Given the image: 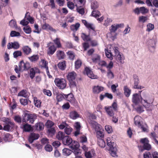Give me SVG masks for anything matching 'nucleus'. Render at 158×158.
I'll use <instances>...</instances> for the list:
<instances>
[{
	"instance_id": "2f4dec72",
	"label": "nucleus",
	"mask_w": 158,
	"mask_h": 158,
	"mask_svg": "<svg viewBox=\"0 0 158 158\" xmlns=\"http://www.w3.org/2000/svg\"><path fill=\"white\" fill-rule=\"evenodd\" d=\"M56 56L59 60L64 59L65 57V54L64 52L60 50H58L56 52Z\"/></svg>"
},
{
	"instance_id": "052dcab7",
	"label": "nucleus",
	"mask_w": 158,
	"mask_h": 158,
	"mask_svg": "<svg viewBox=\"0 0 158 158\" xmlns=\"http://www.w3.org/2000/svg\"><path fill=\"white\" fill-rule=\"evenodd\" d=\"M147 31L149 32L154 29V26L153 24L149 23L147 25Z\"/></svg>"
},
{
	"instance_id": "13d9d810",
	"label": "nucleus",
	"mask_w": 158,
	"mask_h": 158,
	"mask_svg": "<svg viewBox=\"0 0 158 158\" xmlns=\"http://www.w3.org/2000/svg\"><path fill=\"white\" fill-rule=\"evenodd\" d=\"M53 41L57 48L61 47V44L60 41V39L59 38H56L55 39L53 40Z\"/></svg>"
},
{
	"instance_id": "f257e3e1",
	"label": "nucleus",
	"mask_w": 158,
	"mask_h": 158,
	"mask_svg": "<svg viewBox=\"0 0 158 158\" xmlns=\"http://www.w3.org/2000/svg\"><path fill=\"white\" fill-rule=\"evenodd\" d=\"M106 56L110 60L113 59V57L118 63L123 64L124 63L125 57L123 53L120 52L118 48L117 47L111 46L110 50L105 49Z\"/></svg>"
},
{
	"instance_id": "49530a36",
	"label": "nucleus",
	"mask_w": 158,
	"mask_h": 158,
	"mask_svg": "<svg viewBox=\"0 0 158 158\" xmlns=\"http://www.w3.org/2000/svg\"><path fill=\"white\" fill-rule=\"evenodd\" d=\"M107 76L109 79H111L114 78V74L111 70H107Z\"/></svg>"
},
{
	"instance_id": "dca6fc26",
	"label": "nucleus",
	"mask_w": 158,
	"mask_h": 158,
	"mask_svg": "<svg viewBox=\"0 0 158 158\" xmlns=\"http://www.w3.org/2000/svg\"><path fill=\"white\" fill-rule=\"evenodd\" d=\"M65 99L72 104H74L75 102V99L73 95L72 94H65Z\"/></svg>"
},
{
	"instance_id": "f3484780",
	"label": "nucleus",
	"mask_w": 158,
	"mask_h": 158,
	"mask_svg": "<svg viewBox=\"0 0 158 158\" xmlns=\"http://www.w3.org/2000/svg\"><path fill=\"white\" fill-rule=\"evenodd\" d=\"M140 99H141L142 102V100H143L142 98L140 95L137 94H133L132 99L133 102L136 104L140 101Z\"/></svg>"
},
{
	"instance_id": "6ab92c4d",
	"label": "nucleus",
	"mask_w": 158,
	"mask_h": 158,
	"mask_svg": "<svg viewBox=\"0 0 158 158\" xmlns=\"http://www.w3.org/2000/svg\"><path fill=\"white\" fill-rule=\"evenodd\" d=\"M82 22L85 27L89 30L94 31L95 26L93 24L87 22L85 20H82Z\"/></svg>"
},
{
	"instance_id": "6e6552de",
	"label": "nucleus",
	"mask_w": 158,
	"mask_h": 158,
	"mask_svg": "<svg viewBox=\"0 0 158 158\" xmlns=\"http://www.w3.org/2000/svg\"><path fill=\"white\" fill-rule=\"evenodd\" d=\"M140 142L143 144V147L144 149L141 150V152H143L144 149L149 150L151 149V145L149 143V141L148 138L142 139L140 140Z\"/></svg>"
},
{
	"instance_id": "ea45409f",
	"label": "nucleus",
	"mask_w": 158,
	"mask_h": 158,
	"mask_svg": "<svg viewBox=\"0 0 158 158\" xmlns=\"http://www.w3.org/2000/svg\"><path fill=\"white\" fill-rule=\"evenodd\" d=\"M37 68H31L30 70V77L31 79H32L35 77V72L37 71Z\"/></svg>"
},
{
	"instance_id": "9b49d317",
	"label": "nucleus",
	"mask_w": 158,
	"mask_h": 158,
	"mask_svg": "<svg viewBox=\"0 0 158 158\" xmlns=\"http://www.w3.org/2000/svg\"><path fill=\"white\" fill-rule=\"evenodd\" d=\"M133 77L134 80V88L135 89H141L143 88V86L138 85L139 82V80L138 77L136 74H134Z\"/></svg>"
},
{
	"instance_id": "0eeeda50",
	"label": "nucleus",
	"mask_w": 158,
	"mask_h": 158,
	"mask_svg": "<svg viewBox=\"0 0 158 158\" xmlns=\"http://www.w3.org/2000/svg\"><path fill=\"white\" fill-rule=\"evenodd\" d=\"M62 141L63 143L65 145H70V147L73 151V148L71 147L72 146L74 143L78 142L75 141H73L72 139L68 136H65Z\"/></svg>"
},
{
	"instance_id": "39448f33",
	"label": "nucleus",
	"mask_w": 158,
	"mask_h": 158,
	"mask_svg": "<svg viewBox=\"0 0 158 158\" xmlns=\"http://www.w3.org/2000/svg\"><path fill=\"white\" fill-rule=\"evenodd\" d=\"M37 118V115L35 114L25 113L23 118V121L25 122L29 121V123H33Z\"/></svg>"
},
{
	"instance_id": "0e129e2a",
	"label": "nucleus",
	"mask_w": 158,
	"mask_h": 158,
	"mask_svg": "<svg viewBox=\"0 0 158 158\" xmlns=\"http://www.w3.org/2000/svg\"><path fill=\"white\" fill-rule=\"evenodd\" d=\"M12 138L11 135L9 133H6L5 135V140L8 141H10Z\"/></svg>"
},
{
	"instance_id": "72a5a7b5",
	"label": "nucleus",
	"mask_w": 158,
	"mask_h": 158,
	"mask_svg": "<svg viewBox=\"0 0 158 158\" xmlns=\"http://www.w3.org/2000/svg\"><path fill=\"white\" fill-rule=\"evenodd\" d=\"M124 94L126 97H129L131 93V90L129 89L127 86L124 87Z\"/></svg>"
},
{
	"instance_id": "7ed1b4c3",
	"label": "nucleus",
	"mask_w": 158,
	"mask_h": 158,
	"mask_svg": "<svg viewBox=\"0 0 158 158\" xmlns=\"http://www.w3.org/2000/svg\"><path fill=\"white\" fill-rule=\"evenodd\" d=\"M54 82L55 85L60 89H64L67 85L66 81L63 78H56Z\"/></svg>"
},
{
	"instance_id": "de8ad7c7",
	"label": "nucleus",
	"mask_w": 158,
	"mask_h": 158,
	"mask_svg": "<svg viewBox=\"0 0 158 158\" xmlns=\"http://www.w3.org/2000/svg\"><path fill=\"white\" fill-rule=\"evenodd\" d=\"M31 126L27 124H25L23 126V130L25 131L29 132L31 130Z\"/></svg>"
},
{
	"instance_id": "4d7b16f0",
	"label": "nucleus",
	"mask_w": 158,
	"mask_h": 158,
	"mask_svg": "<svg viewBox=\"0 0 158 158\" xmlns=\"http://www.w3.org/2000/svg\"><path fill=\"white\" fill-rule=\"evenodd\" d=\"M69 58L71 60H73L75 57V54L73 52L69 51L67 52Z\"/></svg>"
},
{
	"instance_id": "e433bc0d",
	"label": "nucleus",
	"mask_w": 158,
	"mask_h": 158,
	"mask_svg": "<svg viewBox=\"0 0 158 158\" xmlns=\"http://www.w3.org/2000/svg\"><path fill=\"white\" fill-rule=\"evenodd\" d=\"M35 127L37 130L41 131L44 129V125L42 123H38L35 124Z\"/></svg>"
},
{
	"instance_id": "393cba45",
	"label": "nucleus",
	"mask_w": 158,
	"mask_h": 158,
	"mask_svg": "<svg viewBox=\"0 0 158 158\" xmlns=\"http://www.w3.org/2000/svg\"><path fill=\"white\" fill-rule=\"evenodd\" d=\"M9 26H10V27L15 28L18 31H20L21 29L20 27H17L16 21L12 19L10 21Z\"/></svg>"
},
{
	"instance_id": "a211bd4d",
	"label": "nucleus",
	"mask_w": 158,
	"mask_h": 158,
	"mask_svg": "<svg viewBox=\"0 0 158 158\" xmlns=\"http://www.w3.org/2000/svg\"><path fill=\"white\" fill-rule=\"evenodd\" d=\"M74 127L76 130L74 133V135L77 136L80 134V130L81 128L80 123L79 122H76L74 125Z\"/></svg>"
},
{
	"instance_id": "603ef678",
	"label": "nucleus",
	"mask_w": 158,
	"mask_h": 158,
	"mask_svg": "<svg viewBox=\"0 0 158 158\" xmlns=\"http://www.w3.org/2000/svg\"><path fill=\"white\" fill-rule=\"evenodd\" d=\"M148 20V18L146 16H140L139 18V22L140 23H143Z\"/></svg>"
},
{
	"instance_id": "f03ea898",
	"label": "nucleus",
	"mask_w": 158,
	"mask_h": 158,
	"mask_svg": "<svg viewBox=\"0 0 158 158\" xmlns=\"http://www.w3.org/2000/svg\"><path fill=\"white\" fill-rule=\"evenodd\" d=\"M142 118L139 116H136L134 118V122L135 125L139 127L140 128L142 131L144 132L148 131V127L146 124H142Z\"/></svg>"
},
{
	"instance_id": "c85d7f7f",
	"label": "nucleus",
	"mask_w": 158,
	"mask_h": 158,
	"mask_svg": "<svg viewBox=\"0 0 158 158\" xmlns=\"http://www.w3.org/2000/svg\"><path fill=\"white\" fill-rule=\"evenodd\" d=\"M85 156L86 158H91L94 156L95 152L94 150H91L88 152H85Z\"/></svg>"
},
{
	"instance_id": "bb28decb",
	"label": "nucleus",
	"mask_w": 158,
	"mask_h": 158,
	"mask_svg": "<svg viewBox=\"0 0 158 158\" xmlns=\"http://www.w3.org/2000/svg\"><path fill=\"white\" fill-rule=\"evenodd\" d=\"M56 48L54 45H52L50 46L48 48L47 53L50 55H52L54 54L56 50Z\"/></svg>"
},
{
	"instance_id": "f8f14e48",
	"label": "nucleus",
	"mask_w": 158,
	"mask_h": 158,
	"mask_svg": "<svg viewBox=\"0 0 158 158\" xmlns=\"http://www.w3.org/2000/svg\"><path fill=\"white\" fill-rule=\"evenodd\" d=\"M104 87L99 85H95L93 87L92 91L94 94H98L103 91Z\"/></svg>"
},
{
	"instance_id": "3c124183",
	"label": "nucleus",
	"mask_w": 158,
	"mask_h": 158,
	"mask_svg": "<svg viewBox=\"0 0 158 158\" xmlns=\"http://www.w3.org/2000/svg\"><path fill=\"white\" fill-rule=\"evenodd\" d=\"M98 144L102 148H104L106 146L105 142L103 139L98 140Z\"/></svg>"
},
{
	"instance_id": "a878e982",
	"label": "nucleus",
	"mask_w": 158,
	"mask_h": 158,
	"mask_svg": "<svg viewBox=\"0 0 158 158\" xmlns=\"http://www.w3.org/2000/svg\"><path fill=\"white\" fill-rule=\"evenodd\" d=\"M117 34L116 32H114L111 31L108 33L107 34V37L109 39L114 40L116 38Z\"/></svg>"
},
{
	"instance_id": "6e6d98bb",
	"label": "nucleus",
	"mask_w": 158,
	"mask_h": 158,
	"mask_svg": "<svg viewBox=\"0 0 158 158\" xmlns=\"http://www.w3.org/2000/svg\"><path fill=\"white\" fill-rule=\"evenodd\" d=\"M99 5L98 2L96 1H94L91 4V6L92 9L95 10L98 8Z\"/></svg>"
},
{
	"instance_id": "774afa93",
	"label": "nucleus",
	"mask_w": 158,
	"mask_h": 158,
	"mask_svg": "<svg viewBox=\"0 0 158 158\" xmlns=\"http://www.w3.org/2000/svg\"><path fill=\"white\" fill-rule=\"evenodd\" d=\"M151 11L154 16H158V8H153L151 10Z\"/></svg>"
},
{
	"instance_id": "4468645a",
	"label": "nucleus",
	"mask_w": 158,
	"mask_h": 158,
	"mask_svg": "<svg viewBox=\"0 0 158 158\" xmlns=\"http://www.w3.org/2000/svg\"><path fill=\"white\" fill-rule=\"evenodd\" d=\"M77 74L74 71L69 72L67 76L68 80L69 81H74L75 80Z\"/></svg>"
},
{
	"instance_id": "69168bd1",
	"label": "nucleus",
	"mask_w": 158,
	"mask_h": 158,
	"mask_svg": "<svg viewBox=\"0 0 158 158\" xmlns=\"http://www.w3.org/2000/svg\"><path fill=\"white\" fill-rule=\"evenodd\" d=\"M113 62L112 61H110L108 64H106V67L107 69V70H110L113 68Z\"/></svg>"
},
{
	"instance_id": "473e14b6",
	"label": "nucleus",
	"mask_w": 158,
	"mask_h": 158,
	"mask_svg": "<svg viewBox=\"0 0 158 158\" xmlns=\"http://www.w3.org/2000/svg\"><path fill=\"white\" fill-rule=\"evenodd\" d=\"M100 60V56L98 55L94 54V55L92 58V60L94 63H96L99 62Z\"/></svg>"
},
{
	"instance_id": "5701e85b",
	"label": "nucleus",
	"mask_w": 158,
	"mask_h": 158,
	"mask_svg": "<svg viewBox=\"0 0 158 158\" xmlns=\"http://www.w3.org/2000/svg\"><path fill=\"white\" fill-rule=\"evenodd\" d=\"M105 109L107 114L110 116L112 117L114 114V110L111 106L105 107Z\"/></svg>"
},
{
	"instance_id": "338daca9",
	"label": "nucleus",
	"mask_w": 158,
	"mask_h": 158,
	"mask_svg": "<svg viewBox=\"0 0 158 158\" xmlns=\"http://www.w3.org/2000/svg\"><path fill=\"white\" fill-rule=\"evenodd\" d=\"M24 31L27 34H30L31 32V29L29 26H27L24 27Z\"/></svg>"
},
{
	"instance_id": "4c0bfd02",
	"label": "nucleus",
	"mask_w": 158,
	"mask_h": 158,
	"mask_svg": "<svg viewBox=\"0 0 158 158\" xmlns=\"http://www.w3.org/2000/svg\"><path fill=\"white\" fill-rule=\"evenodd\" d=\"M58 68L61 70H64L66 67L65 61H64L62 62H60L58 64Z\"/></svg>"
},
{
	"instance_id": "a19ab883",
	"label": "nucleus",
	"mask_w": 158,
	"mask_h": 158,
	"mask_svg": "<svg viewBox=\"0 0 158 158\" xmlns=\"http://www.w3.org/2000/svg\"><path fill=\"white\" fill-rule=\"evenodd\" d=\"M65 136L64 133L61 131H59L56 135V137L58 140H62V141Z\"/></svg>"
},
{
	"instance_id": "9d476101",
	"label": "nucleus",
	"mask_w": 158,
	"mask_h": 158,
	"mask_svg": "<svg viewBox=\"0 0 158 158\" xmlns=\"http://www.w3.org/2000/svg\"><path fill=\"white\" fill-rule=\"evenodd\" d=\"M19 66L20 69L22 71L27 70L30 67V64L29 63H24L23 61L20 62Z\"/></svg>"
},
{
	"instance_id": "c03bdc74",
	"label": "nucleus",
	"mask_w": 158,
	"mask_h": 158,
	"mask_svg": "<svg viewBox=\"0 0 158 158\" xmlns=\"http://www.w3.org/2000/svg\"><path fill=\"white\" fill-rule=\"evenodd\" d=\"M69 85L71 88L72 89H76L77 86L76 85V82L75 80L69 81Z\"/></svg>"
},
{
	"instance_id": "680f3d73",
	"label": "nucleus",
	"mask_w": 158,
	"mask_h": 158,
	"mask_svg": "<svg viewBox=\"0 0 158 158\" xmlns=\"http://www.w3.org/2000/svg\"><path fill=\"white\" fill-rule=\"evenodd\" d=\"M20 35L19 32H16L14 31H11L10 33V36L12 37H18Z\"/></svg>"
},
{
	"instance_id": "79ce46f5",
	"label": "nucleus",
	"mask_w": 158,
	"mask_h": 158,
	"mask_svg": "<svg viewBox=\"0 0 158 158\" xmlns=\"http://www.w3.org/2000/svg\"><path fill=\"white\" fill-rule=\"evenodd\" d=\"M72 130V128L68 125H67L66 127L65 128V129H64V131L66 134L69 135L71 134Z\"/></svg>"
},
{
	"instance_id": "e2e57ef3",
	"label": "nucleus",
	"mask_w": 158,
	"mask_h": 158,
	"mask_svg": "<svg viewBox=\"0 0 158 158\" xmlns=\"http://www.w3.org/2000/svg\"><path fill=\"white\" fill-rule=\"evenodd\" d=\"M75 6L77 7V10L80 14L82 15L84 13V10L83 8H81V6L79 7L77 6V5H76Z\"/></svg>"
},
{
	"instance_id": "1a4fd4ad",
	"label": "nucleus",
	"mask_w": 158,
	"mask_h": 158,
	"mask_svg": "<svg viewBox=\"0 0 158 158\" xmlns=\"http://www.w3.org/2000/svg\"><path fill=\"white\" fill-rule=\"evenodd\" d=\"M118 150V147L115 143H113L112 146L110 147V153L114 157H117V153Z\"/></svg>"
},
{
	"instance_id": "a18cd8bd",
	"label": "nucleus",
	"mask_w": 158,
	"mask_h": 158,
	"mask_svg": "<svg viewBox=\"0 0 158 158\" xmlns=\"http://www.w3.org/2000/svg\"><path fill=\"white\" fill-rule=\"evenodd\" d=\"M65 94H57L56 96V99L58 102H60L63 100V98H65Z\"/></svg>"
},
{
	"instance_id": "58836bf2",
	"label": "nucleus",
	"mask_w": 158,
	"mask_h": 158,
	"mask_svg": "<svg viewBox=\"0 0 158 158\" xmlns=\"http://www.w3.org/2000/svg\"><path fill=\"white\" fill-rule=\"evenodd\" d=\"M28 58L31 61L35 62L39 59V56L37 55H34L28 57Z\"/></svg>"
},
{
	"instance_id": "8fccbe9b",
	"label": "nucleus",
	"mask_w": 158,
	"mask_h": 158,
	"mask_svg": "<svg viewBox=\"0 0 158 158\" xmlns=\"http://www.w3.org/2000/svg\"><path fill=\"white\" fill-rule=\"evenodd\" d=\"M81 37L82 39L85 41H89L90 40V38L89 35H86L84 33H82L81 34Z\"/></svg>"
},
{
	"instance_id": "c9c22d12",
	"label": "nucleus",
	"mask_w": 158,
	"mask_h": 158,
	"mask_svg": "<svg viewBox=\"0 0 158 158\" xmlns=\"http://www.w3.org/2000/svg\"><path fill=\"white\" fill-rule=\"evenodd\" d=\"M80 24L78 23H77L75 24H73L71 26L70 29L73 31L76 32L80 27Z\"/></svg>"
},
{
	"instance_id": "bf43d9fd",
	"label": "nucleus",
	"mask_w": 158,
	"mask_h": 158,
	"mask_svg": "<svg viewBox=\"0 0 158 158\" xmlns=\"http://www.w3.org/2000/svg\"><path fill=\"white\" fill-rule=\"evenodd\" d=\"M91 15L92 16L95 17H99L101 16L100 13L98 10H94L92 12Z\"/></svg>"
},
{
	"instance_id": "ddd939ff",
	"label": "nucleus",
	"mask_w": 158,
	"mask_h": 158,
	"mask_svg": "<svg viewBox=\"0 0 158 158\" xmlns=\"http://www.w3.org/2000/svg\"><path fill=\"white\" fill-rule=\"evenodd\" d=\"M85 70L87 76L90 78L92 79H95L98 78V76L96 75H94L92 72L89 68H85Z\"/></svg>"
},
{
	"instance_id": "423d86ee",
	"label": "nucleus",
	"mask_w": 158,
	"mask_h": 158,
	"mask_svg": "<svg viewBox=\"0 0 158 158\" xmlns=\"http://www.w3.org/2000/svg\"><path fill=\"white\" fill-rule=\"evenodd\" d=\"M79 144L78 142H75L73 144L71 147L73 148V152L75 155V158H82L81 155V151L79 149Z\"/></svg>"
},
{
	"instance_id": "864d4df0",
	"label": "nucleus",
	"mask_w": 158,
	"mask_h": 158,
	"mask_svg": "<svg viewBox=\"0 0 158 158\" xmlns=\"http://www.w3.org/2000/svg\"><path fill=\"white\" fill-rule=\"evenodd\" d=\"M34 101L35 106L38 108L40 107L41 104V101L40 100H38L36 97L34 98Z\"/></svg>"
},
{
	"instance_id": "20e7f679",
	"label": "nucleus",
	"mask_w": 158,
	"mask_h": 158,
	"mask_svg": "<svg viewBox=\"0 0 158 158\" xmlns=\"http://www.w3.org/2000/svg\"><path fill=\"white\" fill-rule=\"evenodd\" d=\"M2 120L5 123V126L3 127V129L7 131H11L14 126V123L10 119L7 118H3Z\"/></svg>"
},
{
	"instance_id": "aec40b11",
	"label": "nucleus",
	"mask_w": 158,
	"mask_h": 158,
	"mask_svg": "<svg viewBox=\"0 0 158 158\" xmlns=\"http://www.w3.org/2000/svg\"><path fill=\"white\" fill-rule=\"evenodd\" d=\"M39 135L37 134L31 133L29 135L28 140L30 143H32L34 140H36L38 139Z\"/></svg>"
},
{
	"instance_id": "37998d69",
	"label": "nucleus",
	"mask_w": 158,
	"mask_h": 158,
	"mask_svg": "<svg viewBox=\"0 0 158 158\" xmlns=\"http://www.w3.org/2000/svg\"><path fill=\"white\" fill-rule=\"evenodd\" d=\"M63 154L66 156L69 155L72 153V151L70 149L67 148H64L62 150Z\"/></svg>"
},
{
	"instance_id": "b1692460",
	"label": "nucleus",
	"mask_w": 158,
	"mask_h": 158,
	"mask_svg": "<svg viewBox=\"0 0 158 158\" xmlns=\"http://www.w3.org/2000/svg\"><path fill=\"white\" fill-rule=\"evenodd\" d=\"M143 101L144 102L143 106L146 109V110L148 111H151L152 108V106L150 102H148V101L146 99H143Z\"/></svg>"
},
{
	"instance_id": "5fc2aeb1",
	"label": "nucleus",
	"mask_w": 158,
	"mask_h": 158,
	"mask_svg": "<svg viewBox=\"0 0 158 158\" xmlns=\"http://www.w3.org/2000/svg\"><path fill=\"white\" fill-rule=\"evenodd\" d=\"M18 96L26 98L28 96L27 92L26 90H23L18 94Z\"/></svg>"
},
{
	"instance_id": "4be33fe9",
	"label": "nucleus",
	"mask_w": 158,
	"mask_h": 158,
	"mask_svg": "<svg viewBox=\"0 0 158 158\" xmlns=\"http://www.w3.org/2000/svg\"><path fill=\"white\" fill-rule=\"evenodd\" d=\"M42 27L43 29L46 30H49L53 32L54 33L56 32V30L55 29L53 28L51 26L48 24L45 23L42 26Z\"/></svg>"
},
{
	"instance_id": "c756f323",
	"label": "nucleus",
	"mask_w": 158,
	"mask_h": 158,
	"mask_svg": "<svg viewBox=\"0 0 158 158\" xmlns=\"http://www.w3.org/2000/svg\"><path fill=\"white\" fill-rule=\"evenodd\" d=\"M104 136L102 130H99L96 131V137L98 140L102 139Z\"/></svg>"
},
{
	"instance_id": "412c9836",
	"label": "nucleus",
	"mask_w": 158,
	"mask_h": 158,
	"mask_svg": "<svg viewBox=\"0 0 158 158\" xmlns=\"http://www.w3.org/2000/svg\"><path fill=\"white\" fill-rule=\"evenodd\" d=\"M22 50L24 54L26 55H29L32 52L31 48L27 45L23 46L22 48Z\"/></svg>"
},
{
	"instance_id": "f704fd0d",
	"label": "nucleus",
	"mask_w": 158,
	"mask_h": 158,
	"mask_svg": "<svg viewBox=\"0 0 158 158\" xmlns=\"http://www.w3.org/2000/svg\"><path fill=\"white\" fill-rule=\"evenodd\" d=\"M25 19L29 21V22L31 24H33L34 23L33 18L29 15L28 12H27L26 14Z\"/></svg>"
},
{
	"instance_id": "cd10ccee",
	"label": "nucleus",
	"mask_w": 158,
	"mask_h": 158,
	"mask_svg": "<svg viewBox=\"0 0 158 158\" xmlns=\"http://www.w3.org/2000/svg\"><path fill=\"white\" fill-rule=\"evenodd\" d=\"M69 116L71 118L73 119H76L79 117V115L76 111H73L70 112Z\"/></svg>"
},
{
	"instance_id": "7c9ffc66",
	"label": "nucleus",
	"mask_w": 158,
	"mask_h": 158,
	"mask_svg": "<svg viewBox=\"0 0 158 158\" xmlns=\"http://www.w3.org/2000/svg\"><path fill=\"white\" fill-rule=\"evenodd\" d=\"M92 126L95 130L96 131H97L102 130L101 126L96 122H93L92 123Z\"/></svg>"
},
{
	"instance_id": "2eb2a0df",
	"label": "nucleus",
	"mask_w": 158,
	"mask_h": 158,
	"mask_svg": "<svg viewBox=\"0 0 158 158\" xmlns=\"http://www.w3.org/2000/svg\"><path fill=\"white\" fill-rule=\"evenodd\" d=\"M123 24H114L112 25L109 28L110 31L116 32L117 30L119 28L123 27Z\"/></svg>"
},
{
	"instance_id": "09e8293b",
	"label": "nucleus",
	"mask_w": 158,
	"mask_h": 158,
	"mask_svg": "<svg viewBox=\"0 0 158 158\" xmlns=\"http://www.w3.org/2000/svg\"><path fill=\"white\" fill-rule=\"evenodd\" d=\"M82 64V62L81 60L78 59L75 61V66L76 69H78L81 66Z\"/></svg>"
}]
</instances>
